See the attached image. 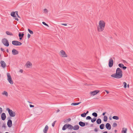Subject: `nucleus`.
I'll use <instances>...</instances> for the list:
<instances>
[{
    "instance_id": "nucleus-50",
    "label": "nucleus",
    "mask_w": 133,
    "mask_h": 133,
    "mask_svg": "<svg viewBox=\"0 0 133 133\" xmlns=\"http://www.w3.org/2000/svg\"><path fill=\"white\" fill-rule=\"evenodd\" d=\"M19 72L22 73L23 72V70L22 69H20L19 70Z\"/></svg>"
},
{
    "instance_id": "nucleus-22",
    "label": "nucleus",
    "mask_w": 133,
    "mask_h": 133,
    "mask_svg": "<svg viewBox=\"0 0 133 133\" xmlns=\"http://www.w3.org/2000/svg\"><path fill=\"white\" fill-rule=\"evenodd\" d=\"M67 126L68 124H65L63 127L62 128V130H65L67 128H68V127H67Z\"/></svg>"
},
{
    "instance_id": "nucleus-44",
    "label": "nucleus",
    "mask_w": 133,
    "mask_h": 133,
    "mask_svg": "<svg viewBox=\"0 0 133 133\" xmlns=\"http://www.w3.org/2000/svg\"><path fill=\"white\" fill-rule=\"evenodd\" d=\"M30 35L29 34H28V38H30Z\"/></svg>"
},
{
    "instance_id": "nucleus-60",
    "label": "nucleus",
    "mask_w": 133,
    "mask_h": 133,
    "mask_svg": "<svg viewBox=\"0 0 133 133\" xmlns=\"http://www.w3.org/2000/svg\"><path fill=\"white\" fill-rule=\"evenodd\" d=\"M89 112V111H87L86 113H85V114H86V115H87V114H88Z\"/></svg>"
},
{
    "instance_id": "nucleus-59",
    "label": "nucleus",
    "mask_w": 133,
    "mask_h": 133,
    "mask_svg": "<svg viewBox=\"0 0 133 133\" xmlns=\"http://www.w3.org/2000/svg\"><path fill=\"white\" fill-rule=\"evenodd\" d=\"M85 123V125L86 124V125H87L88 124V123L87 122H86Z\"/></svg>"
},
{
    "instance_id": "nucleus-14",
    "label": "nucleus",
    "mask_w": 133,
    "mask_h": 133,
    "mask_svg": "<svg viewBox=\"0 0 133 133\" xmlns=\"http://www.w3.org/2000/svg\"><path fill=\"white\" fill-rule=\"evenodd\" d=\"M105 127L107 129L110 130L111 129V126L110 123H107L105 125Z\"/></svg>"
},
{
    "instance_id": "nucleus-7",
    "label": "nucleus",
    "mask_w": 133,
    "mask_h": 133,
    "mask_svg": "<svg viewBox=\"0 0 133 133\" xmlns=\"http://www.w3.org/2000/svg\"><path fill=\"white\" fill-rule=\"evenodd\" d=\"M12 44L16 46L20 45L22 44L21 43L17 41H12Z\"/></svg>"
},
{
    "instance_id": "nucleus-26",
    "label": "nucleus",
    "mask_w": 133,
    "mask_h": 133,
    "mask_svg": "<svg viewBox=\"0 0 133 133\" xmlns=\"http://www.w3.org/2000/svg\"><path fill=\"white\" fill-rule=\"evenodd\" d=\"M6 34L10 36H12L13 35V34L11 33L8 31H6Z\"/></svg>"
},
{
    "instance_id": "nucleus-32",
    "label": "nucleus",
    "mask_w": 133,
    "mask_h": 133,
    "mask_svg": "<svg viewBox=\"0 0 133 133\" xmlns=\"http://www.w3.org/2000/svg\"><path fill=\"white\" fill-rule=\"evenodd\" d=\"M91 121L92 123H94L95 122L96 120V118H94L92 119H91Z\"/></svg>"
},
{
    "instance_id": "nucleus-17",
    "label": "nucleus",
    "mask_w": 133,
    "mask_h": 133,
    "mask_svg": "<svg viewBox=\"0 0 133 133\" xmlns=\"http://www.w3.org/2000/svg\"><path fill=\"white\" fill-rule=\"evenodd\" d=\"M26 65L27 68H30L32 66V64L29 61L27 62L26 64Z\"/></svg>"
},
{
    "instance_id": "nucleus-51",
    "label": "nucleus",
    "mask_w": 133,
    "mask_h": 133,
    "mask_svg": "<svg viewBox=\"0 0 133 133\" xmlns=\"http://www.w3.org/2000/svg\"><path fill=\"white\" fill-rule=\"evenodd\" d=\"M55 124H54V123H52V125L53 127H54L55 126Z\"/></svg>"
},
{
    "instance_id": "nucleus-16",
    "label": "nucleus",
    "mask_w": 133,
    "mask_h": 133,
    "mask_svg": "<svg viewBox=\"0 0 133 133\" xmlns=\"http://www.w3.org/2000/svg\"><path fill=\"white\" fill-rule=\"evenodd\" d=\"M49 128L48 126L46 125L43 130V132L44 133H47V132Z\"/></svg>"
},
{
    "instance_id": "nucleus-21",
    "label": "nucleus",
    "mask_w": 133,
    "mask_h": 133,
    "mask_svg": "<svg viewBox=\"0 0 133 133\" xmlns=\"http://www.w3.org/2000/svg\"><path fill=\"white\" fill-rule=\"evenodd\" d=\"M127 130V129L126 128H123L122 132V133H126Z\"/></svg>"
},
{
    "instance_id": "nucleus-35",
    "label": "nucleus",
    "mask_w": 133,
    "mask_h": 133,
    "mask_svg": "<svg viewBox=\"0 0 133 133\" xmlns=\"http://www.w3.org/2000/svg\"><path fill=\"white\" fill-rule=\"evenodd\" d=\"M44 13L45 14H47L48 12V10L46 9H45L43 10Z\"/></svg>"
},
{
    "instance_id": "nucleus-55",
    "label": "nucleus",
    "mask_w": 133,
    "mask_h": 133,
    "mask_svg": "<svg viewBox=\"0 0 133 133\" xmlns=\"http://www.w3.org/2000/svg\"><path fill=\"white\" fill-rule=\"evenodd\" d=\"M60 111V110L59 109H58L57 110V112H58Z\"/></svg>"
},
{
    "instance_id": "nucleus-20",
    "label": "nucleus",
    "mask_w": 133,
    "mask_h": 133,
    "mask_svg": "<svg viewBox=\"0 0 133 133\" xmlns=\"http://www.w3.org/2000/svg\"><path fill=\"white\" fill-rule=\"evenodd\" d=\"M2 94L3 95H5L6 97L8 96V94L7 92L6 91H4L2 93Z\"/></svg>"
},
{
    "instance_id": "nucleus-57",
    "label": "nucleus",
    "mask_w": 133,
    "mask_h": 133,
    "mask_svg": "<svg viewBox=\"0 0 133 133\" xmlns=\"http://www.w3.org/2000/svg\"><path fill=\"white\" fill-rule=\"evenodd\" d=\"M115 131V133H116V132H117V130H115V131Z\"/></svg>"
},
{
    "instance_id": "nucleus-24",
    "label": "nucleus",
    "mask_w": 133,
    "mask_h": 133,
    "mask_svg": "<svg viewBox=\"0 0 133 133\" xmlns=\"http://www.w3.org/2000/svg\"><path fill=\"white\" fill-rule=\"evenodd\" d=\"M69 129L72 130L73 129V126L70 124H68V126L67 127Z\"/></svg>"
},
{
    "instance_id": "nucleus-46",
    "label": "nucleus",
    "mask_w": 133,
    "mask_h": 133,
    "mask_svg": "<svg viewBox=\"0 0 133 133\" xmlns=\"http://www.w3.org/2000/svg\"><path fill=\"white\" fill-rule=\"evenodd\" d=\"M30 107L31 108L33 107H34V106L33 105H32L30 104Z\"/></svg>"
},
{
    "instance_id": "nucleus-52",
    "label": "nucleus",
    "mask_w": 133,
    "mask_h": 133,
    "mask_svg": "<svg viewBox=\"0 0 133 133\" xmlns=\"http://www.w3.org/2000/svg\"><path fill=\"white\" fill-rule=\"evenodd\" d=\"M105 91L107 92V94H108L109 93V92L107 90H105Z\"/></svg>"
},
{
    "instance_id": "nucleus-34",
    "label": "nucleus",
    "mask_w": 133,
    "mask_h": 133,
    "mask_svg": "<svg viewBox=\"0 0 133 133\" xmlns=\"http://www.w3.org/2000/svg\"><path fill=\"white\" fill-rule=\"evenodd\" d=\"M24 35V34L23 33H22V34H21V33H19V37H23V36Z\"/></svg>"
},
{
    "instance_id": "nucleus-5",
    "label": "nucleus",
    "mask_w": 133,
    "mask_h": 133,
    "mask_svg": "<svg viewBox=\"0 0 133 133\" xmlns=\"http://www.w3.org/2000/svg\"><path fill=\"white\" fill-rule=\"evenodd\" d=\"M6 110L8 111L9 114L11 117H14L15 116L16 114L15 112L11 110L9 108H7Z\"/></svg>"
},
{
    "instance_id": "nucleus-58",
    "label": "nucleus",
    "mask_w": 133,
    "mask_h": 133,
    "mask_svg": "<svg viewBox=\"0 0 133 133\" xmlns=\"http://www.w3.org/2000/svg\"><path fill=\"white\" fill-rule=\"evenodd\" d=\"M6 52H7L8 53L9 52V51L8 50V49H7L6 50Z\"/></svg>"
},
{
    "instance_id": "nucleus-47",
    "label": "nucleus",
    "mask_w": 133,
    "mask_h": 133,
    "mask_svg": "<svg viewBox=\"0 0 133 133\" xmlns=\"http://www.w3.org/2000/svg\"><path fill=\"white\" fill-rule=\"evenodd\" d=\"M67 120L68 122H70L71 121V119L70 118H69L67 119Z\"/></svg>"
},
{
    "instance_id": "nucleus-23",
    "label": "nucleus",
    "mask_w": 133,
    "mask_h": 133,
    "mask_svg": "<svg viewBox=\"0 0 133 133\" xmlns=\"http://www.w3.org/2000/svg\"><path fill=\"white\" fill-rule=\"evenodd\" d=\"M96 122L98 124H100L101 123L102 121L100 118H98Z\"/></svg>"
},
{
    "instance_id": "nucleus-2",
    "label": "nucleus",
    "mask_w": 133,
    "mask_h": 133,
    "mask_svg": "<svg viewBox=\"0 0 133 133\" xmlns=\"http://www.w3.org/2000/svg\"><path fill=\"white\" fill-rule=\"evenodd\" d=\"M122 70L119 68H118L116 70V74L119 78L122 77Z\"/></svg>"
},
{
    "instance_id": "nucleus-54",
    "label": "nucleus",
    "mask_w": 133,
    "mask_h": 133,
    "mask_svg": "<svg viewBox=\"0 0 133 133\" xmlns=\"http://www.w3.org/2000/svg\"><path fill=\"white\" fill-rule=\"evenodd\" d=\"M15 20H16V21H18V19L17 18H15Z\"/></svg>"
},
{
    "instance_id": "nucleus-62",
    "label": "nucleus",
    "mask_w": 133,
    "mask_h": 133,
    "mask_svg": "<svg viewBox=\"0 0 133 133\" xmlns=\"http://www.w3.org/2000/svg\"><path fill=\"white\" fill-rule=\"evenodd\" d=\"M56 122V121H55L53 123H54V124H55Z\"/></svg>"
},
{
    "instance_id": "nucleus-36",
    "label": "nucleus",
    "mask_w": 133,
    "mask_h": 133,
    "mask_svg": "<svg viewBox=\"0 0 133 133\" xmlns=\"http://www.w3.org/2000/svg\"><path fill=\"white\" fill-rule=\"evenodd\" d=\"M118 66L121 68H122L123 67V66L124 65L122 63H120L118 65Z\"/></svg>"
},
{
    "instance_id": "nucleus-31",
    "label": "nucleus",
    "mask_w": 133,
    "mask_h": 133,
    "mask_svg": "<svg viewBox=\"0 0 133 133\" xmlns=\"http://www.w3.org/2000/svg\"><path fill=\"white\" fill-rule=\"evenodd\" d=\"M92 115L93 116H94L95 117H97L98 115L95 112L93 113Z\"/></svg>"
},
{
    "instance_id": "nucleus-63",
    "label": "nucleus",
    "mask_w": 133,
    "mask_h": 133,
    "mask_svg": "<svg viewBox=\"0 0 133 133\" xmlns=\"http://www.w3.org/2000/svg\"><path fill=\"white\" fill-rule=\"evenodd\" d=\"M109 119H110V120H111V119H112L111 118H110V117H109Z\"/></svg>"
},
{
    "instance_id": "nucleus-61",
    "label": "nucleus",
    "mask_w": 133,
    "mask_h": 133,
    "mask_svg": "<svg viewBox=\"0 0 133 133\" xmlns=\"http://www.w3.org/2000/svg\"><path fill=\"white\" fill-rule=\"evenodd\" d=\"M123 62H125V63H126V61L125 60H123Z\"/></svg>"
},
{
    "instance_id": "nucleus-33",
    "label": "nucleus",
    "mask_w": 133,
    "mask_h": 133,
    "mask_svg": "<svg viewBox=\"0 0 133 133\" xmlns=\"http://www.w3.org/2000/svg\"><path fill=\"white\" fill-rule=\"evenodd\" d=\"M81 117H85L86 116V114H85V113L82 114L81 115Z\"/></svg>"
},
{
    "instance_id": "nucleus-39",
    "label": "nucleus",
    "mask_w": 133,
    "mask_h": 133,
    "mask_svg": "<svg viewBox=\"0 0 133 133\" xmlns=\"http://www.w3.org/2000/svg\"><path fill=\"white\" fill-rule=\"evenodd\" d=\"M91 119V118L90 116H88L86 118L87 120H90Z\"/></svg>"
},
{
    "instance_id": "nucleus-29",
    "label": "nucleus",
    "mask_w": 133,
    "mask_h": 133,
    "mask_svg": "<svg viewBox=\"0 0 133 133\" xmlns=\"http://www.w3.org/2000/svg\"><path fill=\"white\" fill-rule=\"evenodd\" d=\"M108 119V117L107 116H104L103 117V121L104 122L107 121Z\"/></svg>"
},
{
    "instance_id": "nucleus-37",
    "label": "nucleus",
    "mask_w": 133,
    "mask_h": 133,
    "mask_svg": "<svg viewBox=\"0 0 133 133\" xmlns=\"http://www.w3.org/2000/svg\"><path fill=\"white\" fill-rule=\"evenodd\" d=\"M28 31L31 34H33V32L31 31V30H30L29 29H28Z\"/></svg>"
},
{
    "instance_id": "nucleus-4",
    "label": "nucleus",
    "mask_w": 133,
    "mask_h": 133,
    "mask_svg": "<svg viewBox=\"0 0 133 133\" xmlns=\"http://www.w3.org/2000/svg\"><path fill=\"white\" fill-rule=\"evenodd\" d=\"M6 75L7 77V79L8 81L11 84H13V81L10 73L8 72L7 73Z\"/></svg>"
},
{
    "instance_id": "nucleus-25",
    "label": "nucleus",
    "mask_w": 133,
    "mask_h": 133,
    "mask_svg": "<svg viewBox=\"0 0 133 133\" xmlns=\"http://www.w3.org/2000/svg\"><path fill=\"white\" fill-rule=\"evenodd\" d=\"M111 76L114 78H119L118 77L117 75L116 74V73L115 74H112L111 75Z\"/></svg>"
},
{
    "instance_id": "nucleus-40",
    "label": "nucleus",
    "mask_w": 133,
    "mask_h": 133,
    "mask_svg": "<svg viewBox=\"0 0 133 133\" xmlns=\"http://www.w3.org/2000/svg\"><path fill=\"white\" fill-rule=\"evenodd\" d=\"M123 85H124V88H126L127 87V83H126L124 82L123 83Z\"/></svg>"
},
{
    "instance_id": "nucleus-15",
    "label": "nucleus",
    "mask_w": 133,
    "mask_h": 133,
    "mask_svg": "<svg viewBox=\"0 0 133 133\" xmlns=\"http://www.w3.org/2000/svg\"><path fill=\"white\" fill-rule=\"evenodd\" d=\"M99 92V91L98 90H95L93 92H91L90 94L92 96H94L96 95L97 93Z\"/></svg>"
},
{
    "instance_id": "nucleus-27",
    "label": "nucleus",
    "mask_w": 133,
    "mask_h": 133,
    "mask_svg": "<svg viewBox=\"0 0 133 133\" xmlns=\"http://www.w3.org/2000/svg\"><path fill=\"white\" fill-rule=\"evenodd\" d=\"M81 103V102L76 103H72L71 104V105H76L79 104Z\"/></svg>"
},
{
    "instance_id": "nucleus-12",
    "label": "nucleus",
    "mask_w": 133,
    "mask_h": 133,
    "mask_svg": "<svg viewBox=\"0 0 133 133\" xmlns=\"http://www.w3.org/2000/svg\"><path fill=\"white\" fill-rule=\"evenodd\" d=\"M15 13H16V14L18 16V17H19V16H18V12L16 11L15 12H13L11 13V16L14 17H16V16L15 15Z\"/></svg>"
},
{
    "instance_id": "nucleus-28",
    "label": "nucleus",
    "mask_w": 133,
    "mask_h": 133,
    "mask_svg": "<svg viewBox=\"0 0 133 133\" xmlns=\"http://www.w3.org/2000/svg\"><path fill=\"white\" fill-rule=\"evenodd\" d=\"M104 124H102L100 125L99 127L101 129H104Z\"/></svg>"
},
{
    "instance_id": "nucleus-38",
    "label": "nucleus",
    "mask_w": 133,
    "mask_h": 133,
    "mask_svg": "<svg viewBox=\"0 0 133 133\" xmlns=\"http://www.w3.org/2000/svg\"><path fill=\"white\" fill-rule=\"evenodd\" d=\"M117 123H116L115 122V123H113V124L112 126L114 127H116L117 126Z\"/></svg>"
},
{
    "instance_id": "nucleus-10",
    "label": "nucleus",
    "mask_w": 133,
    "mask_h": 133,
    "mask_svg": "<svg viewBox=\"0 0 133 133\" xmlns=\"http://www.w3.org/2000/svg\"><path fill=\"white\" fill-rule=\"evenodd\" d=\"M1 64L2 67L3 68H5L6 66V64L3 61H1Z\"/></svg>"
},
{
    "instance_id": "nucleus-53",
    "label": "nucleus",
    "mask_w": 133,
    "mask_h": 133,
    "mask_svg": "<svg viewBox=\"0 0 133 133\" xmlns=\"http://www.w3.org/2000/svg\"><path fill=\"white\" fill-rule=\"evenodd\" d=\"M1 50L2 51H4V49H3V48H1Z\"/></svg>"
},
{
    "instance_id": "nucleus-11",
    "label": "nucleus",
    "mask_w": 133,
    "mask_h": 133,
    "mask_svg": "<svg viewBox=\"0 0 133 133\" xmlns=\"http://www.w3.org/2000/svg\"><path fill=\"white\" fill-rule=\"evenodd\" d=\"M12 52V54L14 55H17L19 53L18 51L15 49H13Z\"/></svg>"
},
{
    "instance_id": "nucleus-45",
    "label": "nucleus",
    "mask_w": 133,
    "mask_h": 133,
    "mask_svg": "<svg viewBox=\"0 0 133 133\" xmlns=\"http://www.w3.org/2000/svg\"><path fill=\"white\" fill-rule=\"evenodd\" d=\"M61 25H63L64 26H66L67 25V24H64V23H62L61 24Z\"/></svg>"
},
{
    "instance_id": "nucleus-13",
    "label": "nucleus",
    "mask_w": 133,
    "mask_h": 133,
    "mask_svg": "<svg viewBox=\"0 0 133 133\" xmlns=\"http://www.w3.org/2000/svg\"><path fill=\"white\" fill-rule=\"evenodd\" d=\"M6 116L5 114L4 113H2L1 115V118L2 120H4L6 118Z\"/></svg>"
},
{
    "instance_id": "nucleus-42",
    "label": "nucleus",
    "mask_w": 133,
    "mask_h": 133,
    "mask_svg": "<svg viewBox=\"0 0 133 133\" xmlns=\"http://www.w3.org/2000/svg\"><path fill=\"white\" fill-rule=\"evenodd\" d=\"M2 108H1V107H0V113H1L2 112Z\"/></svg>"
},
{
    "instance_id": "nucleus-43",
    "label": "nucleus",
    "mask_w": 133,
    "mask_h": 133,
    "mask_svg": "<svg viewBox=\"0 0 133 133\" xmlns=\"http://www.w3.org/2000/svg\"><path fill=\"white\" fill-rule=\"evenodd\" d=\"M127 68L126 67L124 66H123V67H122V68L123 69V70H125V69H127Z\"/></svg>"
},
{
    "instance_id": "nucleus-19",
    "label": "nucleus",
    "mask_w": 133,
    "mask_h": 133,
    "mask_svg": "<svg viewBox=\"0 0 133 133\" xmlns=\"http://www.w3.org/2000/svg\"><path fill=\"white\" fill-rule=\"evenodd\" d=\"M73 129L74 130H77L79 129V126L78 125H76L73 126Z\"/></svg>"
},
{
    "instance_id": "nucleus-9",
    "label": "nucleus",
    "mask_w": 133,
    "mask_h": 133,
    "mask_svg": "<svg viewBox=\"0 0 133 133\" xmlns=\"http://www.w3.org/2000/svg\"><path fill=\"white\" fill-rule=\"evenodd\" d=\"M8 126L9 128L11 127L12 125V121L11 119H9L7 123Z\"/></svg>"
},
{
    "instance_id": "nucleus-64",
    "label": "nucleus",
    "mask_w": 133,
    "mask_h": 133,
    "mask_svg": "<svg viewBox=\"0 0 133 133\" xmlns=\"http://www.w3.org/2000/svg\"><path fill=\"white\" fill-rule=\"evenodd\" d=\"M5 133H9L8 132H6Z\"/></svg>"
},
{
    "instance_id": "nucleus-18",
    "label": "nucleus",
    "mask_w": 133,
    "mask_h": 133,
    "mask_svg": "<svg viewBox=\"0 0 133 133\" xmlns=\"http://www.w3.org/2000/svg\"><path fill=\"white\" fill-rule=\"evenodd\" d=\"M79 124L81 127H84L85 125V123L82 121L79 122Z\"/></svg>"
},
{
    "instance_id": "nucleus-49",
    "label": "nucleus",
    "mask_w": 133,
    "mask_h": 133,
    "mask_svg": "<svg viewBox=\"0 0 133 133\" xmlns=\"http://www.w3.org/2000/svg\"><path fill=\"white\" fill-rule=\"evenodd\" d=\"M94 131L96 132H97L98 131V130L97 128H95L94 129Z\"/></svg>"
},
{
    "instance_id": "nucleus-3",
    "label": "nucleus",
    "mask_w": 133,
    "mask_h": 133,
    "mask_svg": "<svg viewBox=\"0 0 133 133\" xmlns=\"http://www.w3.org/2000/svg\"><path fill=\"white\" fill-rule=\"evenodd\" d=\"M2 42L3 44L6 47L8 46L9 45V42L7 39L6 38H4L2 39Z\"/></svg>"
},
{
    "instance_id": "nucleus-30",
    "label": "nucleus",
    "mask_w": 133,
    "mask_h": 133,
    "mask_svg": "<svg viewBox=\"0 0 133 133\" xmlns=\"http://www.w3.org/2000/svg\"><path fill=\"white\" fill-rule=\"evenodd\" d=\"M112 118L116 120H118L119 119V117L117 116H114L112 117Z\"/></svg>"
},
{
    "instance_id": "nucleus-8",
    "label": "nucleus",
    "mask_w": 133,
    "mask_h": 133,
    "mask_svg": "<svg viewBox=\"0 0 133 133\" xmlns=\"http://www.w3.org/2000/svg\"><path fill=\"white\" fill-rule=\"evenodd\" d=\"M113 61L112 59L111 58L109 60V67H112L113 64Z\"/></svg>"
},
{
    "instance_id": "nucleus-48",
    "label": "nucleus",
    "mask_w": 133,
    "mask_h": 133,
    "mask_svg": "<svg viewBox=\"0 0 133 133\" xmlns=\"http://www.w3.org/2000/svg\"><path fill=\"white\" fill-rule=\"evenodd\" d=\"M106 113V112H104L102 114V115L103 116H104Z\"/></svg>"
},
{
    "instance_id": "nucleus-1",
    "label": "nucleus",
    "mask_w": 133,
    "mask_h": 133,
    "mask_svg": "<svg viewBox=\"0 0 133 133\" xmlns=\"http://www.w3.org/2000/svg\"><path fill=\"white\" fill-rule=\"evenodd\" d=\"M105 26V23L103 21H99V25L98 26V30L99 32L102 31L104 29Z\"/></svg>"
},
{
    "instance_id": "nucleus-6",
    "label": "nucleus",
    "mask_w": 133,
    "mask_h": 133,
    "mask_svg": "<svg viewBox=\"0 0 133 133\" xmlns=\"http://www.w3.org/2000/svg\"><path fill=\"white\" fill-rule=\"evenodd\" d=\"M59 54L60 56L63 57H66L68 56L65 53V52L63 50H61L60 51Z\"/></svg>"
},
{
    "instance_id": "nucleus-56",
    "label": "nucleus",
    "mask_w": 133,
    "mask_h": 133,
    "mask_svg": "<svg viewBox=\"0 0 133 133\" xmlns=\"http://www.w3.org/2000/svg\"><path fill=\"white\" fill-rule=\"evenodd\" d=\"M19 37V39H20V40H21V39H22V38L23 37Z\"/></svg>"
},
{
    "instance_id": "nucleus-41",
    "label": "nucleus",
    "mask_w": 133,
    "mask_h": 133,
    "mask_svg": "<svg viewBox=\"0 0 133 133\" xmlns=\"http://www.w3.org/2000/svg\"><path fill=\"white\" fill-rule=\"evenodd\" d=\"M42 23L44 25H45V26H48V24H46L45 22H42Z\"/></svg>"
}]
</instances>
